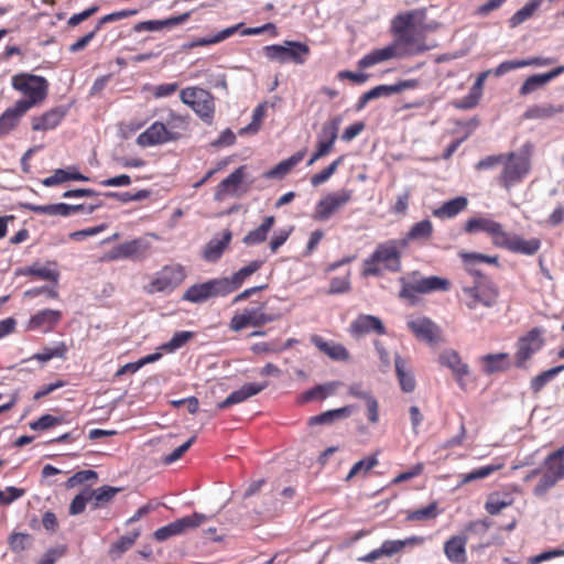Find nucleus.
I'll return each instance as SVG.
<instances>
[{
  "label": "nucleus",
  "mask_w": 564,
  "mask_h": 564,
  "mask_svg": "<svg viewBox=\"0 0 564 564\" xmlns=\"http://www.w3.org/2000/svg\"><path fill=\"white\" fill-rule=\"evenodd\" d=\"M393 41L382 48H376L358 61V67L366 69L391 58L416 56L432 48L426 43L422 13L417 10L397 14L391 21Z\"/></svg>",
  "instance_id": "1"
},
{
  "label": "nucleus",
  "mask_w": 564,
  "mask_h": 564,
  "mask_svg": "<svg viewBox=\"0 0 564 564\" xmlns=\"http://www.w3.org/2000/svg\"><path fill=\"white\" fill-rule=\"evenodd\" d=\"M262 260H253L230 276H221L191 285L182 295L185 302L200 304L215 297H226L261 269Z\"/></svg>",
  "instance_id": "2"
},
{
  "label": "nucleus",
  "mask_w": 564,
  "mask_h": 564,
  "mask_svg": "<svg viewBox=\"0 0 564 564\" xmlns=\"http://www.w3.org/2000/svg\"><path fill=\"white\" fill-rule=\"evenodd\" d=\"M403 250H405V242L398 239L378 243L372 253L362 261L361 275L378 278L384 272H400Z\"/></svg>",
  "instance_id": "3"
},
{
  "label": "nucleus",
  "mask_w": 564,
  "mask_h": 564,
  "mask_svg": "<svg viewBox=\"0 0 564 564\" xmlns=\"http://www.w3.org/2000/svg\"><path fill=\"white\" fill-rule=\"evenodd\" d=\"M188 128L187 117L170 111L165 122L154 121L135 140L141 148H151L176 142L185 134Z\"/></svg>",
  "instance_id": "4"
},
{
  "label": "nucleus",
  "mask_w": 564,
  "mask_h": 564,
  "mask_svg": "<svg viewBox=\"0 0 564 564\" xmlns=\"http://www.w3.org/2000/svg\"><path fill=\"white\" fill-rule=\"evenodd\" d=\"M411 280L400 279L401 290L399 297L406 300L411 305L417 303V294H429L434 292H447L452 288V283L446 278L437 275L421 276L417 271L412 272Z\"/></svg>",
  "instance_id": "5"
},
{
  "label": "nucleus",
  "mask_w": 564,
  "mask_h": 564,
  "mask_svg": "<svg viewBox=\"0 0 564 564\" xmlns=\"http://www.w3.org/2000/svg\"><path fill=\"white\" fill-rule=\"evenodd\" d=\"M11 84L17 91L24 96L17 104L26 111L42 104L47 96L48 83L42 76L21 73L12 77Z\"/></svg>",
  "instance_id": "6"
},
{
  "label": "nucleus",
  "mask_w": 564,
  "mask_h": 564,
  "mask_svg": "<svg viewBox=\"0 0 564 564\" xmlns=\"http://www.w3.org/2000/svg\"><path fill=\"white\" fill-rule=\"evenodd\" d=\"M499 288L491 280H476L462 289V302L470 311L492 308L498 304Z\"/></svg>",
  "instance_id": "7"
},
{
  "label": "nucleus",
  "mask_w": 564,
  "mask_h": 564,
  "mask_svg": "<svg viewBox=\"0 0 564 564\" xmlns=\"http://www.w3.org/2000/svg\"><path fill=\"white\" fill-rule=\"evenodd\" d=\"M503 167L497 176L498 184L507 191H510L516 184L520 183L530 171L529 154H518L516 152L507 153Z\"/></svg>",
  "instance_id": "8"
},
{
  "label": "nucleus",
  "mask_w": 564,
  "mask_h": 564,
  "mask_svg": "<svg viewBox=\"0 0 564 564\" xmlns=\"http://www.w3.org/2000/svg\"><path fill=\"white\" fill-rule=\"evenodd\" d=\"M180 98L205 122L210 123L215 113L213 95L199 87H186L181 90Z\"/></svg>",
  "instance_id": "9"
},
{
  "label": "nucleus",
  "mask_w": 564,
  "mask_h": 564,
  "mask_svg": "<svg viewBox=\"0 0 564 564\" xmlns=\"http://www.w3.org/2000/svg\"><path fill=\"white\" fill-rule=\"evenodd\" d=\"M264 55L280 64L293 62L302 65L311 54L310 46L297 41H285L284 45L272 44L263 47Z\"/></svg>",
  "instance_id": "10"
},
{
  "label": "nucleus",
  "mask_w": 564,
  "mask_h": 564,
  "mask_svg": "<svg viewBox=\"0 0 564 564\" xmlns=\"http://www.w3.org/2000/svg\"><path fill=\"white\" fill-rule=\"evenodd\" d=\"M186 279V270L182 264L164 265L155 273L151 282L144 288L147 293H170L180 286Z\"/></svg>",
  "instance_id": "11"
},
{
  "label": "nucleus",
  "mask_w": 564,
  "mask_h": 564,
  "mask_svg": "<svg viewBox=\"0 0 564 564\" xmlns=\"http://www.w3.org/2000/svg\"><path fill=\"white\" fill-rule=\"evenodd\" d=\"M265 303L256 307H247L241 313H236L229 323V328L234 332H240L247 327H262L278 318L274 314L264 312Z\"/></svg>",
  "instance_id": "12"
},
{
  "label": "nucleus",
  "mask_w": 564,
  "mask_h": 564,
  "mask_svg": "<svg viewBox=\"0 0 564 564\" xmlns=\"http://www.w3.org/2000/svg\"><path fill=\"white\" fill-rule=\"evenodd\" d=\"M341 117L335 116L325 122L318 133L316 150L307 162V165L314 164L317 160L328 155L338 138V131L341 124Z\"/></svg>",
  "instance_id": "13"
},
{
  "label": "nucleus",
  "mask_w": 564,
  "mask_h": 564,
  "mask_svg": "<svg viewBox=\"0 0 564 564\" xmlns=\"http://www.w3.org/2000/svg\"><path fill=\"white\" fill-rule=\"evenodd\" d=\"M352 198L351 189H341L338 193H329L321 198L314 209L313 218L317 221H326L339 208L349 203Z\"/></svg>",
  "instance_id": "14"
},
{
  "label": "nucleus",
  "mask_w": 564,
  "mask_h": 564,
  "mask_svg": "<svg viewBox=\"0 0 564 564\" xmlns=\"http://www.w3.org/2000/svg\"><path fill=\"white\" fill-rule=\"evenodd\" d=\"M463 230L468 235L478 232L487 234L491 238L492 245L497 248L506 231L500 223L486 216H476L467 219L464 224Z\"/></svg>",
  "instance_id": "15"
},
{
  "label": "nucleus",
  "mask_w": 564,
  "mask_h": 564,
  "mask_svg": "<svg viewBox=\"0 0 564 564\" xmlns=\"http://www.w3.org/2000/svg\"><path fill=\"white\" fill-rule=\"evenodd\" d=\"M206 520V516L202 513H193L192 516L183 517L169 523L162 528H159L154 532V539L156 541H165L171 536L183 533L187 529L199 527Z\"/></svg>",
  "instance_id": "16"
},
{
  "label": "nucleus",
  "mask_w": 564,
  "mask_h": 564,
  "mask_svg": "<svg viewBox=\"0 0 564 564\" xmlns=\"http://www.w3.org/2000/svg\"><path fill=\"white\" fill-rule=\"evenodd\" d=\"M498 248L506 249L512 253L533 256L540 250L541 240L539 238L524 239L519 235L505 231L503 238L498 243Z\"/></svg>",
  "instance_id": "17"
},
{
  "label": "nucleus",
  "mask_w": 564,
  "mask_h": 564,
  "mask_svg": "<svg viewBox=\"0 0 564 564\" xmlns=\"http://www.w3.org/2000/svg\"><path fill=\"white\" fill-rule=\"evenodd\" d=\"M544 344L542 330L533 328L518 341L517 367H522L523 364L532 357L533 354L539 351Z\"/></svg>",
  "instance_id": "18"
},
{
  "label": "nucleus",
  "mask_w": 564,
  "mask_h": 564,
  "mask_svg": "<svg viewBox=\"0 0 564 564\" xmlns=\"http://www.w3.org/2000/svg\"><path fill=\"white\" fill-rule=\"evenodd\" d=\"M63 314L58 310H42L36 314L32 315L26 324L28 330H39L43 334H47L54 330V328L62 321Z\"/></svg>",
  "instance_id": "19"
},
{
  "label": "nucleus",
  "mask_w": 564,
  "mask_h": 564,
  "mask_svg": "<svg viewBox=\"0 0 564 564\" xmlns=\"http://www.w3.org/2000/svg\"><path fill=\"white\" fill-rule=\"evenodd\" d=\"M148 250V243L142 239H133L113 247L106 253L101 260L113 261L118 259L139 258L144 256Z\"/></svg>",
  "instance_id": "20"
},
{
  "label": "nucleus",
  "mask_w": 564,
  "mask_h": 564,
  "mask_svg": "<svg viewBox=\"0 0 564 564\" xmlns=\"http://www.w3.org/2000/svg\"><path fill=\"white\" fill-rule=\"evenodd\" d=\"M459 258L463 261L464 268L466 272L475 278L476 280H489L486 278L478 269H476V264L478 263H488L499 267V257L498 256H488L478 252H459Z\"/></svg>",
  "instance_id": "21"
},
{
  "label": "nucleus",
  "mask_w": 564,
  "mask_h": 564,
  "mask_svg": "<svg viewBox=\"0 0 564 564\" xmlns=\"http://www.w3.org/2000/svg\"><path fill=\"white\" fill-rule=\"evenodd\" d=\"M408 327L420 340H424L429 344H435L440 339V328L429 317H417L409 321Z\"/></svg>",
  "instance_id": "22"
},
{
  "label": "nucleus",
  "mask_w": 564,
  "mask_h": 564,
  "mask_svg": "<svg viewBox=\"0 0 564 564\" xmlns=\"http://www.w3.org/2000/svg\"><path fill=\"white\" fill-rule=\"evenodd\" d=\"M349 332L354 336H362L369 333L383 335L386 334V327L379 317L360 314L351 322Z\"/></svg>",
  "instance_id": "23"
},
{
  "label": "nucleus",
  "mask_w": 564,
  "mask_h": 564,
  "mask_svg": "<svg viewBox=\"0 0 564 564\" xmlns=\"http://www.w3.org/2000/svg\"><path fill=\"white\" fill-rule=\"evenodd\" d=\"M66 113L67 110L64 107H54L40 116L32 117L31 128L33 131L53 130L61 124Z\"/></svg>",
  "instance_id": "24"
},
{
  "label": "nucleus",
  "mask_w": 564,
  "mask_h": 564,
  "mask_svg": "<svg viewBox=\"0 0 564 564\" xmlns=\"http://www.w3.org/2000/svg\"><path fill=\"white\" fill-rule=\"evenodd\" d=\"M311 343L323 354L336 361H347L350 357L346 347L333 340H325L319 335H312Z\"/></svg>",
  "instance_id": "25"
},
{
  "label": "nucleus",
  "mask_w": 564,
  "mask_h": 564,
  "mask_svg": "<svg viewBox=\"0 0 564 564\" xmlns=\"http://www.w3.org/2000/svg\"><path fill=\"white\" fill-rule=\"evenodd\" d=\"M467 535L462 534L454 535L444 543V553L451 563L464 564L467 561Z\"/></svg>",
  "instance_id": "26"
},
{
  "label": "nucleus",
  "mask_w": 564,
  "mask_h": 564,
  "mask_svg": "<svg viewBox=\"0 0 564 564\" xmlns=\"http://www.w3.org/2000/svg\"><path fill=\"white\" fill-rule=\"evenodd\" d=\"M563 73L564 65H561L547 73L529 76L521 85L519 94L521 96H527L540 89L541 87H543L544 85H546L547 83H550L551 80H553Z\"/></svg>",
  "instance_id": "27"
},
{
  "label": "nucleus",
  "mask_w": 564,
  "mask_h": 564,
  "mask_svg": "<svg viewBox=\"0 0 564 564\" xmlns=\"http://www.w3.org/2000/svg\"><path fill=\"white\" fill-rule=\"evenodd\" d=\"M268 387V382L246 383L240 389L231 392L223 402L218 404L219 409H226L234 404L241 403L247 399L260 393Z\"/></svg>",
  "instance_id": "28"
},
{
  "label": "nucleus",
  "mask_w": 564,
  "mask_h": 564,
  "mask_svg": "<svg viewBox=\"0 0 564 564\" xmlns=\"http://www.w3.org/2000/svg\"><path fill=\"white\" fill-rule=\"evenodd\" d=\"M26 112L28 111L20 107L17 102L12 107L7 108L0 115V139L14 131L19 127L21 119Z\"/></svg>",
  "instance_id": "29"
},
{
  "label": "nucleus",
  "mask_w": 564,
  "mask_h": 564,
  "mask_svg": "<svg viewBox=\"0 0 564 564\" xmlns=\"http://www.w3.org/2000/svg\"><path fill=\"white\" fill-rule=\"evenodd\" d=\"M57 263L55 261H48L45 265L40 263H33L32 265L25 267L19 271V274L31 275L41 280L51 281L57 283L59 272L56 269Z\"/></svg>",
  "instance_id": "30"
},
{
  "label": "nucleus",
  "mask_w": 564,
  "mask_h": 564,
  "mask_svg": "<svg viewBox=\"0 0 564 564\" xmlns=\"http://www.w3.org/2000/svg\"><path fill=\"white\" fill-rule=\"evenodd\" d=\"M438 360L442 366L448 367L453 371L458 382L469 372L468 366L462 361L458 352L455 350L448 349L443 351Z\"/></svg>",
  "instance_id": "31"
},
{
  "label": "nucleus",
  "mask_w": 564,
  "mask_h": 564,
  "mask_svg": "<svg viewBox=\"0 0 564 564\" xmlns=\"http://www.w3.org/2000/svg\"><path fill=\"white\" fill-rule=\"evenodd\" d=\"M404 549L402 540H386L379 549L372 550L358 558L360 562H373L382 556H393Z\"/></svg>",
  "instance_id": "32"
},
{
  "label": "nucleus",
  "mask_w": 564,
  "mask_h": 564,
  "mask_svg": "<svg viewBox=\"0 0 564 564\" xmlns=\"http://www.w3.org/2000/svg\"><path fill=\"white\" fill-rule=\"evenodd\" d=\"M514 502L512 494L507 491H494L488 495L485 502V510L491 514H499L505 508L510 507Z\"/></svg>",
  "instance_id": "33"
},
{
  "label": "nucleus",
  "mask_w": 564,
  "mask_h": 564,
  "mask_svg": "<svg viewBox=\"0 0 564 564\" xmlns=\"http://www.w3.org/2000/svg\"><path fill=\"white\" fill-rule=\"evenodd\" d=\"M275 224L274 216H267L263 221L253 230H250L242 239L246 246H257L268 239L270 230Z\"/></svg>",
  "instance_id": "34"
},
{
  "label": "nucleus",
  "mask_w": 564,
  "mask_h": 564,
  "mask_svg": "<svg viewBox=\"0 0 564 564\" xmlns=\"http://www.w3.org/2000/svg\"><path fill=\"white\" fill-rule=\"evenodd\" d=\"M433 235V224L429 219H423L415 223L404 238L398 239L399 241L405 242V249L409 247L411 241H426Z\"/></svg>",
  "instance_id": "35"
},
{
  "label": "nucleus",
  "mask_w": 564,
  "mask_h": 564,
  "mask_svg": "<svg viewBox=\"0 0 564 564\" xmlns=\"http://www.w3.org/2000/svg\"><path fill=\"white\" fill-rule=\"evenodd\" d=\"M191 18V12H185L183 14L171 17L165 20H150L140 22L135 25V31H159L163 28H172L178 24L186 22Z\"/></svg>",
  "instance_id": "36"
},
{
  "label": "nucleus",
  "mask_w": 564,
  "mask_h": 564,
  "mask_svg": "<svg viewBox=\"0 0 564 564\" xmlns=\"http://www.w3.org/2000/svg\"><path fill=\"white\" fill-rule=\"evenodd\" d=\"M542 467L546 473L553 474L557 480L564 479V445L549 454Z\"/></svg>",
  "instance_id": "37"
},
{
  "label": "nucleus",
  "mask_w": 564,
  "mask_h": 564,
  "mask_svg": "<svg viewBox=\"0 0 564 564\" xmlns=\"http://www.w3.org/2000/svg\"><path fill=\"white\" fill-rule=\"evenodd\" d=\"M243 167L236 169L230 175L223 180L216 191V198L220 199L227 194H234L243 181Z\"/></svg>",
  "instance_id": "38"
},
{
  "label": "nucleus",
  "mask_w": 564,
  "mask_h": 564,
  "mask_svg": "<svg viewBox=\"0 0 564 564\" xmlns=\"http://www.w3.org/2000/svg\"><path fill=\"white\" fill-rule=\"evenodd\" d=\"M304 155L305 150L297 151L296 153L281 161L274 167L265 173V176L269 178H282L304 159Z\"/></svg>",
  "instance_id": "39"
},
{
  "label": "nucleus",
  "mask_w": 564,
  "mask_h": 564,
  "mask_svg": "<svg viewBox=\"0 0 564 564\" xmlns=\"http://www.w3.org/2000/svg\"><path fill=\"white\" fill-rule=\"evenodd\" d=\"M467 205V198L464 196H458L445 202L441 207L433 212V215L438 218H453L466 209Z\"/></svg>",
  "instance_id": "40"
},
{
  "label": "nucleus",
  "mask_w": 564,
  "mask_h": 564,
  "mask_svg": "<svg viewBox=\"0 0 564 564\" xmlns=\"http://www.w3.org/2000/svg\"><path fill=\"white\" fill-rule=\"evenodd\" d=\"M482 371L487 375L509 369L508 354H489L481 357Z\"/></svg>",
  "instance_id": "41"
},
{
  "label": "nucleus",
  "mask_w": 564,
  "mask_h": 564,
  "mask_svg": "<svg viewBox=\"0 0 564 564\" xmlns=\"http://www.w3.org/2000/svg\"><path fill=\"white\" fill-rule=\"evenodd\" d=\"M562 112H564V105H533L525 110L524 118L533 120L547 119Z\"/></svg>",
  "instance_id": "42"
},
{
  "label": "nucleus",
  "mask_w": 564,
  "mask_h": 564,
  "mask_svg": "<svg viewBox=\"0 0 564 564\" xmlns=\"http://www.w3.org/2000/svg\"><path fill=\"white\" fill-rule=\"evenodd\" d=\"M394 366L402 391L408 393L413 392L415 389V379L411 372L405 370V360L401 356L397 355L394 358Z\"/></svg>",
  "instance_id": "43"
},
{
  "label": "nucleus",
  "mask_w": 564,
  "mask_h": 564,
  "mask_svg": "<svg viewBox=\"0 0 564 564\" xmlns=\"http://www.w3.org/2000/svg\"><path fill=\"white\" fill-rule=\"evenodd\" d=\"M231 240V232L227 230L221 239L210 240L204 251V258L208 261L218 260Z\"/></svg>",
  "instance_id": "44"
},
{
  "label": "nucleus",
  "mask_w": 564,
  "mask_h": 564,
  "mask_svg": "<svg viewBox=\"0 0 564 564\" xmlns=\"http://www.w3.org/2000/svg\"><path fill=\"white\" fill-rule=\"evenodd\" d=\"M89 178L85 176L84 174L79 173L78 171H66L63 169L55 170V172L43 180V185L51 187L58 185L61 183L67 182V181H83L86 182Z\"/></svg>",
  "instance_id": "45"
},
{
  "label": "nucleus",
  "mask_w": 564,
  "mask_h": 564,
  "mask_svg": "<svg viewBox=\"0 0 564 564\" xmlns=\"http://www.w3.org/2000/svg\"><path fill=\"white\" fill-rule=\"evenodd\" d=\"M120 490V488L111 486H102L94 490L89 489V494L91 495V508L98 509L106 506Z\"/></svg>",
  "instance_id": "46"
},
{
  "label": "nucleus",
  "mask_w": 564,
  "mask_h": 564,
  "mask_svg": "<svg viewBox=\"0 0 564 564\" xmlns=\"http://www.w3.org/2000/svg\"><path fill=\"white\" fill-rule=\"evenodd\" d=\"M242 25H243V23H238V24L229 26L223 31H219L218 33H216L213 36L196 39L188 44V47L192 48V47H197V46H207V45L220 43L224 40L234 35Z\"/></svg>",
  "instance_id": "47"
},
{
  "label": "nucleus",
  "mask_w": 564,
  "mask_h": 564,
  "mask_svg": "<svg viewBox=\"0 0 564 564\" xmlns=\"http://www.w3.org/2000/svg\"><path fill=\"white\" fill-rule=\"evenodd\" d=\"M392 94H395L394 84L376 86L360 96V98L357 101L356 108L357 110H361L370 100L380 97H388L391 96Z\"/></svg>",
  "instance_id": "48"
},
{
  "label": "nucleus",
  "mask_w": 564,
  "mask_h": 564,
  "mask_svg": "<svg viewBox=\"0 0 564 564\" xmlns=\"http://www.w3.org/2000/svg\"><path fill=\"white\" fill-rule=\"evenodd\" d=\"M24 209L31 210L35 214L40 215H50V216H63L67 217V204L58 203V204H50V205H34L30 203H25L21 205Z\"/></svg>",
  "instance_id": "49"
},
{
  "label": "nucleus",
  "mask_w": 564,
  "mask_h": 564,
  "mask_svg": "<svg viewBox=\"0 0 564 564\" xmlns=\"http://www.w3.org/2000/svg\"><path fill=\"white\" fill-rule=\"evenodd\" d=\"M564 370V365L556 366L547 369L538 376L533 377L530 381V389L534 394H538L542 389L551 382L560 372Z\"/></svg>",
  "instance_id": "50"
},
{
  "label": "nucleus",
  "mask_w": 564,
  "mask_h": 564,
  "mask_svg": "<svg viewBox=\"0 0 564 564\" xmlns=\"http://www.w3.org/2000/svg\"><path fill=\"white\" fill-rule=\"evenodd\" d=\"M542 0H529L524 7L518 10L510 19L509 26L517 28L534 15L540 8Z\"/></svg>",
  "instance_id": "51"
},
{
  "label": "nucleus",
  "mask_w": 564,
  "mask_h": 564,
  "mask_svg": "<svg viewBox=\"0 0 564 564\" xmlns=\"http://www.w3.org/2000/svg\"><path fill=\"white\" fill-rule=\"evenodd\" d=\"M337 386H338L337 382H329L326 384H317V386L313 387L312 389L305 391L301 395V400L303 402H310L313 400L326 399L328 395H330L335 391Z\"/></svg>",
  "instance_id": "52"
},
{
  "label": "nucleus",
  "mask_w": 564,
  "mask_h": 564,
  "mask_svg": "<svg viewBox=\"0 0 564 564\" xmlns=\"http://www.w3.org/2000/svg\"><path fill=\"white\" fill-rule=\"evenodd\" d=\"M67 351V345L64 341H59L55 347H45L42 352L33 355L32 359L46 362L53 358H64Z\"/></svg>",
  "instance_id": "53"
},
{
  "label": "nucleus",
  "mask_w": 564,
  "mask_h": 564,
  "mask_svg": "<svg viewBox=\"0 0 564 564\" xmlns=\"http://www.w3.org/2000/svg\"><path fill=\"white\" fill-rule=\"evenodd\" d=\"M437 514V503L434 501L426 507L408 511L405 519L408 521H425L436 518Z\"/></svg>",
  "instance_id": "54"
},
{
  "label": "nucleus",
  "mask_w": 564,
  "mask_h": 564,
  "mask_svg": "<svg viewBox=\"0 0 564 564\" xmlns=\"http://www.w3.org/2000/svg\"><path fill=\"white\" fill-rule=\"evenodd\" d=\"M343 160H344V158L339 156L335 161H333L327 167H325L321 172L314 174L310 180L311 184L314 187H317V186L324 184L325 182H327L332 177V175L337 171V169L341 164Z\"/></svg>",
  "instance_id": "55"
},
{
  "label": "nucleus",
  "mask_w": 564,
  "mask_h": 564,
  "mask_svg": "<svg viewBox=\"0 0 564 564\" xmlns=\"http://www.w3.org/2000/svg\"><path fill=\"white\" fill-rule=\"evenodd\" d=\"M88 502H91V495L89 494V488H85L72 500L68 509L69 514L77 516L83 513Z\"/></svg>",
  "instance_id": "56"
},
{
  "label": "nucleus",
  "mask_w": 564,
  "mask_h": 564,
  "mask_svg": "<svg viewBox=\"0 0 564 564\" xmlns=\"http://www.w3.org/2000/svg\"><path fill=\"white\" fill-rule=\"evenodd\" d=\"M64 422L62 416H54L51 414H44L37 420L30 422V429L33 431H45L56 425H61Z\"/></svg>",
  "instance_id": "57"
},
{
  "label": "nucleus",
  "mask_w": 564,
  "mask_h": 564,
  "mask_svg": "<svg viewBox=\"0 0 564 564\" xmlns=\"http://www.w3.org/2000/svg\"><path fill=\"white\" fill-rule=\"evenodd\" d=\"M501 468H502V464L487 465V466L479 467V468L474 469L473 471L464 475L463 479H462V484H468V482L477 480V479H484Z\"/></svg>",
  "instance_id": "58"
},
{
  "label": "nucleus",
  "mask_w": 564,
  "mask_h": 564,
  "mask_svg": "<svg viewBox=\"0 0 564 564\" xmlns=\"http://www.w3.org/2000/svg\"><path fill=\"white\" fill-rule=\"evenodd\" d=\"M377 465H378V459L375 456L360 459L349 470L348 475L346 476V481H349L350 479H352L355 476H357L360 473L367 474L369 470H371Z\"/></svg>",
  "instance_id": "59"
},
{
  "label": "nucleus",
  "mask_w": 564,
  "mask_h": 564,
  "mask_svg": "<svg viewBox=\"0 0 564 564\" xmlns=\"http://www.w3.org/2000/svg\"><path fill=\"white\" fill-rule=\"evenodd\" d=\"M556 477L553 476L551 473H546L544 470L543 475L541 476L540 480L538 481L536 486L533 489V495L535 497H543L546 495V492L553 488L557 484Z\"/></svg>",
  "instance_id": "60"
},
{
  "label": "nucleus",
  "mask_w": 564,
  "mask_h": 564,
  "mask_svg": "<svg viewBox=\"0 0 564 564\" xmlns=\"http://www.w3.org/2000/svg\"><path fill=\"white\" fill-rule=\"evenodd\" d=\"M193 337H194V333H192V332H187V330L177 332L173 335L171 340L169 343H166L163 347L165 349H167L169 351H173L175 349L183 347Z\"/></svg>",
  "instance_id": "61"
},
{
  "label": "nucleus",
  "mask_w": 564,
  "mask_h": 564,
  "mask_svg": "<svg viewBox=\"0 0 564 564\" xmlns=\"http://www.w3.org/2000/svg\"><path fill=\"white\" fill-rule=\"evenodd\" d=\"M149 192L145 189L138 191L137 193L132 194L130 192L124 193H117V192H108L106 193L107 197H113L119 199L121 203H129L132 200H142L149 196Z\"/></svg>",
  "instance_id": "62"
},
{
  "label": "nucleus",
  "mask_w": 564,
  "mask_h": 564,
  "mask_svg": "<svg viewBox=\"0 0 564 564\" xmlns=\"http://www.w3.org/2000/svg\"><path fill=\"white\" fill-rule=\"evenodd\" d=\"M195 441H196V436L194 435L189 440H187L184 444H182L181 446L175 448L172 453L166 455L163 458V463L166 465H170V464L176 462L177 459H180L189 449V447L195 443Z\"/></svg>",
  "instance_id": "63"
},
{
  "label": "nucleus",
  "mask_w": 564,
  "mask_h": 564,
  "mask_svg": "<svg viewBox=\"0 0 564 564\" xmlns=\"http://www.w3.org/2000/svg\"><path fill=\"white\" fill-rule=\"evenodd\" d=\"M66 552V545H57L52 547L42 556L37 564H55V562L64 556Z\"/></svg>",
  "instance_id": "64"
}]
</instances>
